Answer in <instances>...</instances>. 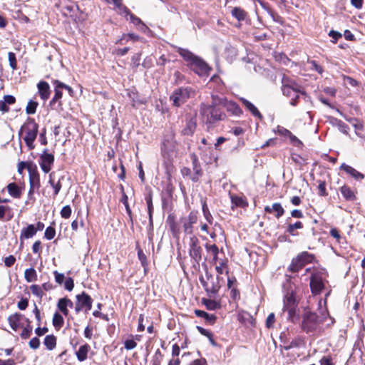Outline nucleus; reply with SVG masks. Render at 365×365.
<instances>
[{"label": "nucleus", "instance_id": "7c9ffc66", "mask_svg": "<svg viewBox=\"0 0 365 365\" xmlns=\"http://www.w3.org/2000/svg\"><path fill=\"white\" fill-rule=\"evenodd\" d=\"M340 192L346 200L353 201L356 199L354 192L347 185L342 186Z\"/></svg>", "mask_w": 365, "mask_h": 365}, {"label": "nucleus", "instance_id": "c03bdc74", "mask_svg": "<svg viewBox=\"0 0 365 365\" xmlns=\"http://www.w3.org/2000/svg\"><path fill=\"white\" fill-rule=\"evenodd\" d=\"M52 83L53 85H56L57 88H61L62 89H66V91H68V93H69V95L71 96H73V88L71 86H68V85L61 82L59 80H57V79L53 80L52 81Z\"/></svg>", "mask_w": 365, "mask_h": 365}, {"label": "nucleus", "instance_id": "de8ad7c7", "mask_svg": "<svg viewBox=\"0 0 365 365\" xmlns=\"http://www.w3.org/2000/svg\"><path fill=\"white\" fill-rule=\"evenodd\" d=\"M26 322H27V325L24 327L21 333V337L22 339H27L29 338L32 332V327L30 325V321L29 319H26Z\"/></svg>", "mask_w": 365, "mask_h": 365}, {"label": "nucleus", "instance_id": "774afa93", "mask_svg": "<svg viewBox=\"0 0 365 365\" xmlns=\"http://www.w3.org/2000/svg\"><path fill=\"white\" fill-rule=\"evenodd\" d=\"M124 346L127 350H131L136 347L137 343L133 339H127L125 341Z\"/></svg>", "mask_w": 365, "mask_h": 365}, {"label": "nucleus", "instance_id": "5fc2aeb1", "mask_svg": "<svg viewBox=\"0 0 365 365\" xmlns=\"http://www.w3.org/2000/svg\"><path fill=\"white\" fill-rule=\"evenodd\" d=\"M55 235H56V230H55L54 227L49 226L46 229L45 233H44V237L47 240H52L53 238H54Z\"/></svg>", "mask_w": 365, "mask_h": 365}, {"label": "nucleus", "instance_id": "13d9d810", "mask_svg": "<svg viewBox=\"0 0 365 365\" xmlns=\"http://www.w3.org/2000/svg\"><path fill=\"white\" fill-rule=\"evenodd\" d=\"M329 36L331 37V42L333 43H336L338 41V40L342 37V35L340 32L334 30H331L329 32Z\"/></svg>", "mask_w": 365, "mask_h": 365}, {"label": "nucleus", "instance_id": "20e7f679", "mask_svg": "<svg viewBox=\"0 0 365 365\" xmlns=\"http://www.w3.org/2000/svg\"><path fill=\"white\" fill-rule=\"evenodd\" d=\"M314 259V255L307 252H302L293 258L288 267V270L292 272H297L306 264L311 263Z\"/></svg>", "mask_w": 365, "mask_h": 365}, {"label": "nucleus", "instance_id": "aec40b11", "mask_svg": "<svg viewBox=\"0 0 365 365\" xmlns=\"http://www.w3.org/2000/svg\"><path fill=\"white\" fill-rule=\"evenodd\" d=\"M90 351L91 346L88 344L81 345L76 351V355L78 360L81 362L86 361Z\"/></svg>", "mask_w": 365, "mask_h": 365}, {"label": "nucleus", "instance_id": "4468645a", "mask_svg": "<svg viewBox=\"0 0 365 365\" xmlns=\"http://www.w3.org/2000/svg\"><path fill=\"white\" fill-rule=\"evenodd\" d=\"M26 319L27 318H26L22 314L16 312L8 317V322L11 328L14 331H16L19 329L24 327L22 321H26Z\"/></svg>", "mask_w": 365, "mask_h": 365}, {"label": "nucleus", "instance_id": "a18cd8bd", "mask_svg": "<svg viewBox=\"0 0 365 365\" xmlns=\"http://www.w3.org/2000/svg\"><path fill=\"white\" fill-rule=\"evenodd\" d=\"M205 247L208 255L211 256L218 255L219 249L216 245L206 243Z\"/></svg>", "mask_w": 365, "mask_h": 365}, {"label": "nucleus", "instance_id": "f257e3e1", "mask_svg": "<svg viewBox=\"0 0 365 365\" xmlns=\"http://www.w3.org/2000/svg\"><path fill=\"white\" fill-rule=\"evenodd\" d=\"M39 125L33 118L28 117L20 128L19 136L29 150L35 148L34 142L38 133Z\"/></svg>", "mask_w": 365, "mask_h": 365}, {"label": "nucleus", "instance_id": "37998d69", "mask_svg": "<svg viewBox=\"0 0 365 365\" xmlns=\"http://www.w3.org/2000/svg\"><path fill=\"white\" fill-rule=\"evenodd\" d=\"M300 87L282 88V93L287 97H292L296 92H301Z\"/></svg>", "mask_w": 365, "mask_h": 365}, {"label": "nucleus", "instance_id": "2f4dec72", "mask_svg": "<svg viewBox=\"0 0 365 365\" xmlns=\"http://www.w3.org/2000/svg\"><path fill=\"white\" fill-rule=\"evenodd\" d=\"M215 270L217 274H222L225 273L228 274V265H227V259H220L218 263L215 264Z\"/></svg>", "mask_w": 365, "mask_h": 365}, {"label": "nucleus", "instance_id": "1a4fd4ad", "mask_svg": "<svg viewBox=\"0 0 365 365\" xmlns=\"http://www.w3.org/2000/svg\"><path fill=\"white\" fill-rule=\"evenodd\" d=\"M189 246L190 256L195 260V262L199 263L202 258V248L197 237L192 236L190 238Z\"/></svg>", "mask_w": 365, "mask_h": 365}, {"label": "nucleus", "instance_id": "338daca9", "mask_svg": "<svg viewBox=\"0 0 365 365\" xmlns=\"http://www.w3.org/2000/svg\"><path fill=\"white\" fill-rule=\"evenodd\" d=\"M321 365H335L331 356H324L320 360Z\"/></svg>", "mask_w": 365, "mask_h": 365}, {"label": "nucleus", "instance_id": "0e129e2a", "mask_svg": "<svg viewBox=\"0 0 365 365\" xmlns=\"http://www.w3.org/2000/svg\"><path fill=\"white\" fill-rule=\"evenodd\" d=\"M277 133L280 135L288 138L289 136V135H291L292 132L290 130H289L288 129L279 125V126H277Z\"/></svg>", "mask_w": 365, "mask_h": 365}, {"label": "nucleus", "instance_id": "a878e982", "mask_svg": "<svg viewBox=\"0 0 365 365\" xmlns=\"http://www.w3.org/2000/svg\"><path fill=\"white\" fill-rule=\"evenodd\" d=\"M231 15L238 21H243L248 16V13L241 7L236 6L231 10Z\"/></svg>", "mask_w": 365, "mask_h": 365}, {"label": "nucleus", "instance_id": "a19ab883", "mask_svg": "<svg viewBox=\"0 0 365 365\" xmlns=\"http://www.w3.org/2000/svg\"><path fill=\"white\" fill-rule=\"evenodd\" d=\"M38 103L34 100L29 101L26 107V113L28 115H33L36 113Z\"/></svg>", "mask_w": 365, "mask_h": 365}, {"label": "nucleus", "instance_id": "79ce46f5", "mask_svg": "<svg viewBox=\"0 0 365 365\" xmlns=\"http://www.w3.org/2000/svg\"><path fill=\"white\" fill-rule=\"evenodd\" d=\"M302 227H303L302 223L301 222L298 221V222H296L294 224L289 225L287 228V231L291 235L296 236V235H297V233L295 232V230L297 229H302Z\"/></svg>", "mask_w": 365, "mask_h": 365}, {"label": "nucleus", "instance_id": "473e14b6", "mask_svg": "<svg viewBox=\"0 0 365 365\" xmlns=\"http://www.w3.org/2000/svg\"><path fill=\"white\" fill-rule=\"evenodd\" d=\"M114 9L117 11V12L121 15L124 16L125 17H127L129 16L132 12L128 8L126 5L124 4L123 0L118 3Z\"/></svg>", "mask_w": 365, "mask_h": 365}, {"label": "nucleus", "instance_id": "bf43d9fd", "mask_svg": "<svg viewBox=\"0 0 365 365\" xmlns=\"http://www.w3.org/2000/svg\"><path fill=\"white\" fill-rule=\"evenodd\" d=\"M31 167L32 169H35L36 170V167L33 168L31 164L28 161H21L18 165V172L21 174L24 169L27 168L29 170V167Z\"/></svg>", "mask_w": 365, "mask_h": 365}, {"label": "nucleus", "instance_id": "9b49d317", "mask_svg": "<svg viewBox=\"0 0 365 365\" xmlns=\"http://www.w3.org/2000/svg\"><path fill=\"white\" fill-rule=\"evenodd\" d=\"M197 222V212L192 211L187 217L180 219V222L182 224L183 231L186 234H192L193 225Z\"/></svg>", "mask_w": 365, "mask_h": 365}, {"label": "nucleus", "instance_id": "680f3d73", "mask_svg": "<svg viewBox=\"0 0 365 365\" xmlns=\"http://www.w3.org/2000/svg\"><path fill=\"white\" fill-rule=\"evenodd\" d=\"M197 328L201 334L207 336V338H209V339L210 340V341L212 344L214 343V341L212 339V334L210 331H208L207 329H205L201 327H197Z\"/></svg>", "mask_w": 365, "mask_h": 365}, {"label": "nucleus", "instance_id": "393cba45", "mask_svg": "<svg viewBox=\"0 0 365 365\" xmlns=\"http://www.w3.org/2000/svg\"><path fill=\"white\" fill-rule=\"evenodd\" d=\"M178 53L187 63V66H189L190 63H192V61L197 57V56L185 48H179Z\"/></svg>", "mask_w": 365, "mask_h": 365}, {"label": "nucleus", "instance_id": "ea45409f", "mask_svg": "<svg viewBox=\"0 0 365 365\" xmlns=\"http://www.w3.org/2000/svg\"><path fill=\"white\" fill-rule=\"evenodd\" d=\"M192 170L195 172L193 175H191L190 178L192 181H197L199 177L202 175V171L200 165L198 164V161H192Z\"/></svg>", "mask_w": 365, "mask_h": 365}, {"label": "nucleus", "instance_id": "5701e85b", "mask_svg": "<svg viewBox=\"0 0 365 365\" xmlns=\"http://www.w3.org/2000/svg\"><path fill=\"white\" fill-rule=\"evenodd\" d=\"M73 305L72 301L66 297L61 298L58 300L57 307L58 309L65 315L68 314V307H72Z\"/></svg>", "mask_w": 365, "mask_h": 365}, {"label": "nucleus", "instance_id": "7ed1b4c3", "mask_svg": "<svg viewBox=\"0 0 365 365\" xmlns=\"http://www.w3.org/2000/svg\"><path fill=\"white\" fill-rule=\"evenodd\" d=\"M200 112L207 117V124H212L217 121L223 120L226 118V114L220 108H217L214 102L211 105H202Z\"/></svg>", "mask_w": 365, "mask_h": 365}, {"label": "nucleus", "instance_id": "cd10ccee", "mask_svg": "<svg viewBox=\"0 0 365 365\" xmlns=\"http://www.w3.org/2000/svg\"><path fill=\"white\" fill-rule=\"evenodd\" d=\"M230 199L232 202V208H234V207H245L248 205L245 197L231 195Z\"/></svg>", "mask_w": 365, "mask_h": 365}, {"label": "nucleus", "instance_id": "58836bf2", "mask_svg": "<svg viewBox=\"0 0 365 365\" xmlns=\"http://www.w3.org/2000/svg\"><path fill=\"white\" fill-rule=\"evenodd\" d=\"M52 322L53 327L56 329H59L63 326L64 320L63 317L58 312H56L53 314Z\"/></svg>", "mask_w": 365, "mask_h": 365}, {"label": "nucleus", "instance_id": "423d86ee", "mask_svg": "<svg viewBox=\"0 0 365 365\" xmlns=\"http://www.w3.org/2000/svg\"><path fill=\"white\" fill-rule=\"evenodd\" d=\"M188 67L199 76H207L212 70L209 65L199 56L190 63Z\"/></svg>", "mask_w": 365, "mask_h": 365}, {"label": "nucleus", "instance_id": "6ab92c4d", "mask_svg": "<svg viewBox=\"0 0 365 365\" xmlns=\"http://www.w3.org/2000/svg\"><path fill=\"white\" fill-rule=\"evenodd\" d=\"M293 307H297L294 294L293 292H287L283 300V310Z\"/></svg>", "mask_w": 365, "mask_h": 365}, {"label": "nucleus", "instance_id": "6e6d98bb", "mask_svg": "<svg viewBox=\"0 0 365 365\" xmlns=\"http://www.w3.org/2000/svg\"><path fill=\"white\" fill-rule=\"evenodd\" d=\"M72 210L69 205L64 206L61 210V216L63 218L68 219L71 217Z\"/></svg>", "mask_w": 365, "mask_h": 365}, {"label": "nucleus", "instance_id": "49530a36", "mask_svg": "<svg viewBox=\"0 0 365 365\" xmlns=\"http://www.w3.org/2000/svg\"><path fill=\"white\" fill-rule=\"evenodd\" d=\"M30 289H31V293L36 296L38 298H39L40 299H41L43 297V292L42 290V288L38 285V284H32L31 287H30Z\"/></svg>", "mask_w": 365, "mask_h": 365}, {"label": "nucleus", "instance_id": "f03ea898", "mask_svg": "<svg viewBox=\"0 0 365 365\" xmlns=\"http://www.w3.org/2000/svg\"><path fill=\"white\" fill-rule=\"evenodd\" d=\"M195 96V91L192 87L181 86L175 88L169 98L174 107L179 108Z\"/></svg>", "mask_w": 365, "mask_h": 365}, {"label": "nucleus", "instance_id": "c9c22d12", "mask_svg": "<svg viewBox=\"0 0 365 365\" xmlns=\"http://www.w3.org/2000/svg\"><path fill=\"white\" fill-rule=\"evenodd\" d=\"M24 277L27 282H35L37 279V273L34 268L26 269L24 272Z\"/></svg>", "mask_w": 365, "mask_h": 365}, {"label": "nucleus", "instance_id": "6e6552de", "mask_svg": "<svg viewBox=\"0 0 365 365\" xmlns=\"http://www.w3.org/2000/svg\"><path fill=\"white\" fill-rule=\"evenodd\" d=\"M207 280H205L203 277L200 278V281L207 292L215 294L218 292L220 288V279H222L219 276L217 277L216 282L211 274L206 273Z\"/></svg>", "mask_w": 365, "mask_h": 365}, {"label": "nucleus", "instance_id": "b1692460", "mask_svg": "<svg viewBox=\"0 0 365 365\" xmlns=\"http://www.w3.org/2000/svg\"><path fill=\"white\" fill-rule=\"evenodd\" d=\"M264 210L268 213L275 212V216L277 218H279L284 213V210L282 207V205L279 202L274 203L272 207L266 206L264 207Z\"/></svg>", "mask_w": 365, "mask_h": 365}, {"label": "nucleus", "instance_id": "f704fd0d", "mask_svg": "<svg viewBox=\"0 0 365 365\" xmlns=\"http://www.w3.org/2000/svg\"><path fill=\"white\" fill-rule=\"evenodd\" d=\"M283 312H287V319L292 323H297L299 320V314L297 313V308H289L288 309L283 310Z\"/></svg>", "mask_w": 365, "mask_h": 365}, {"label": "nucleus", "instance_id": "f8f14e48", "mask_svg": "<svg viewBox=\"0 0 365 365\" xmlns=\"http://www.w3.org/2000/svg\"><path fill=\"white\" fill-rule=\"evenodd\" d=\"M220 103L226 109L227 112L231 115L240 116L243 111L240 106L235 101H228L227 98L220 100Z\"/></svg>", "mask_w": 365, "mask_h": 365}, {"label": "nucleus", "instance_id": "052dcab7", "mask_svg": "<svg viewBox=\"0 0 365 365\" xmlns=\"http://www.w3.org/2000/svg\"><path fill=\"white\" fill-rule=\"evenodd\" d=\"M138 257L144 268L148 266L147 258L142 250L138 251Z\"/></svg>", "mask_w": 365, "mask_h": 365}, {"label": "nucleus", "instance_id": "4be33fe9", "mask_svg": "<svg viewBox=\"0 0 365 365\" xmlns=\"http://www.w3.org/2000/svg\"><path fill=\"white\" fill-rule=\"evenodd\" d=\"M240 101L242 103L245 108L252 113L253 116L257 117L259 119L262 118V115L259 111V110L255 106L254 104H252L251 102H250L248 100L244 98H240Z\"/></svg>", "mask_w": 365, "mask_h": 365}, {"label": "nucleus", "instance_id": "9d476101", "mask_svg": "<svg viewBox=\"0 0 365 365\" xmlns=\"http://www.w3.org/2000/svg\"><path fill=\"white\" fill-rule=\"evenodd\" d=\"M93 299L86 292H82L81 294L76 296V303L75 310L78 313L83 309L86 311L91 310L92 307Z\"/></svg>", "mask_w": 365, "mask_h": 365}, {"label": "nucleus", "instance_id": "ddd939ff", "mask_svg": "<svg viewBox=\"0 0 365 365\" xmlns=\"http://www.w3.org/2000/svg\"><path fill=\"white\" fill-rule=\"evenodd\" d=\"M322 277L319 274H313L310 279V288L312 293L319 294L324 288Z\"/></svg>", "mask_w": 365, "mask_h": 365}, {"label": "nucleus", "instance_id": "4d7b16f0", "mask_svg": "<svg viewBox=\"0 0 365 365\" xmlns=\"http://www.w3.org/2000/svg\"><path fill=\"white\" fill-rule=\"evenodd\" d=\"M259 5L261 6V7L265 10L269 14H270L272 16H274V10L272 9V8L270 6V5L269 4V3L267 2H264L263 1H259Z\"/></svg>", "mask_w": 365, "mask_h": 365}, {"label": "nucleus", "instance_id": "69168bd1", "mask_svg": "<svg viewBox=\"0 0 365 365\" xmlns=\"http://www.w3.org/2000/svg\"><path fill=\"white\" fill-rule=\"evenodd\" d=\"M74 287L73 279L71 277H68L64 282V288L68 291H72Z\"/></svg>", "mask_w": 365, "mask_h": 365}, {"label": "nucleus", "instance_id": "c756f323", "mask_svg": "<svg viewBox=\"0 0 365 365\" xmlns=\"http://www.w3.org/2000/svg\"><path fill=\"white\" fill-rule=\"evenodd\" d=\"M36 234V230L34 229V225H29L26 227L22 229L21 232L20 238L29 239L34 237Z\"/></svg>", "mask_w": 365, "mask_h": 365}, {"label": "nucleus", "instance_id": "8fccbe9b", "mask_svg": "<svg viewBox=\"0 0 365 365\" xmlns=\"http://www.w3.org/2000/svg\"><path fill=\"white\" fill-rule=\"evenodd\" d=\"M292 145L299 148H302L304 146L303 143L297 138L294 135L291 133V135L288 137Z\"/></svg>", "mask_w": 365, "mask_h": 365}, {"label": "nucleus", "instance_id": "c85d7f7f", "mask_svg": "<svg viewBox=\"0 0 365 365\" xmlns=\"http://www.w3.org/2000/svg\"><path fill=\"white\" fill-rule=\"evenodd\" d=\"M7 190L9 195L14 198H19L21 195V187L14 182L9 183L7 185Z\"/></svg>", "mask_w": 365, "mask_h": 365}, {"label": "nucleus", "instance_id": "412c9836", "mask_svg": "<svg viewBox=\"0 0 365 365\" xmlns=\"http://www.w3.org/2000/svg\"><path fill=\"white\" fill-rule=\"evenodd\" d=\"M197 128V120L195 118H191L187 121L185 128L182 130V133L184 135H192Z\"/></svg>", "mask_w": 365, "mask_h": 365}, {"label": "nucleus", "instance_id": "dca6fc26", "mask_svg": "<svg viewBox=\"0 0 365 365\" xmlns=\"http://www.w3.org/2000/svg\"><path fill=\"white\" fill-rule=\"evenodd\" d=\"M38 93L43 101H46L51 95V89L49 84L44 81H41L37 84Z\"/></svg>", "mask_w": 365, "mask_h": 365}, {"label": "nucleus", "instance_id": "e2e57ef3", "mask_svg": "<svg viewBox=\"0 0 365 365\" xmlns=\"http://www.w3.org/2000/svg\"><path fill=\"white\" fill-rule=\"evenodd\" d=\"M175 83L178 84L185 81V77L179 71H176L174 73Z\"/></svg>", "mask_w": 365, "mask_h": 365}, {"label": "nucleus", "instance_id": "864d4df0", "mask_svg": "<svg viewBox=\"0 0 365 365\" xmlns=\"http://www.w3.org/2000/svg\"><path fill=\"white\" fill-rule=\"evenodd\" d=\"M125 36L128 37L127 41L128 40H133L134 41H138L140 39V36L138 35L135 34L133 33H130V34H123V37L120 40H118L116 42V43H122V41L124 39V38Z\"/></svg>", "mask_w": 365, "mask_h": 365}, {"label": "nucleus", "instance_id": "3c124183", "mask_svg": "<svg viewBox=\"0 0 365 365\" xmlns=\"http://www.w3.org/2000/svg\"><path fill=\"white\" fill-rule=\"evenodd\" d=\"M203 304L210 310H215L219 307L218 303L212 299H203Z\"/></svg>", "mask_w": 365, "mask_h": 365}, {"label": "nucleus", "instance_id": "e433bc0d", "mask_svg": "<svg viewBox=\"0 0 365 365\" xmlns=\"http://www.w3.org/2000/svg\"><path fill=\"white\" fill-rule=\"evenodd\" d=\"M168 222L170 226V229L174 237H178L180 233V228L175 221L174 217L169 216L168 218Z\"/></svg>", "mask_w": 365, "mask_h": 365}, {"label": "nucleus", "instance_id": "bb28decb", "mask_svg": "<svg viewBox=\"0 0 365 365\" xmlns=\"http://www.w3.org/2000/svg\"><path fill=\"white\" fill-rule=\"evenodd\" d=\"M341 169L344 170L346 173L349 174L351 177H353L354 179L359 180H362L364 178V175L355 170L354 168L343 163L341 165Z\"/></svg>", "mask_w": 365, "mask_h": 365}, {"label": "nucleus", "instance_id": "a211bd4d", "mask_svg": "<svg viewBox=\"0 0 365 365\" xmlns=\"http://www.w3.org/2000/svg\"><path fill=\"white\" fill-rule=\"evenodd\" d=\"M130 22L141 32L145 33L149 28L148 26L138 16L131 13L129 15Z\"/></svg>", "mask_w": 365, "mask_h": 365}, {"label": "nucleus", "instance_id": "f3484780", "mask_svg": "<svg viewBox=\"0 0 365 365\" xmlns=\"http://www.w3.org/2000/svg\"><path fill=\"white\" fill-rule=\"evenodd\" d=\"M29 182H30V190L29 192V195H31L36 187H39V177L37 171L35 169H32L30 166L29 167Z\"/></svg>", "mask_w": 365, "mask_h": 365}, {"label": "nucleus", "instance_id": "4c0bfd02", "mask_svg": "<svg viewBox=\"0 0 365 365\" xmlns=\"http://www.w3.org/2000/svg\"><path fill=\"white\" fill-rule=\"evenodd\" d=\"M300 87V86L293 79L284 75L282 78V88Z\"/></svg>", "mask_w": 365, "mask_h": 365}, {"label": "nucleus", "instance_id": "2eb2a0df", "mask_svg": "<svg viewBox=\"0 0 365 365\" xmlns=\"http://www.w3.org/2000/svg\"><path fill=\"white\" fill-rule=\"evenodd\" d=\"M61 88H57L56 85H54V96L49 102V106L52 109H62V101L61 98L63 93Z\"/></svg>", "mask_w": 365, "mask_h": 365}, {"label": "nucleus", "instance_id": "09e8293b", "mask_svg": "<svg viewBox=\"0 0 365 365\" xmlns=\"http://www.w3.org/2000/svg\"><path fill=\"white\" fill-rule=\"evenodd\" d=\"M8 58L9 61V66L13 70L17 69V61L16 58V54L14 52H9Z\"/></svg>", "mask_w": 365, "mask_h": 365}, {"label": "nucleus", "instance_id": "39448f33", "mask_svg": "<svg viewBox=\"0 0 365 365\" xmlns=\"http://www.w3.org/2000/svg\"><path fill=\"white\" fill-rule=\"evenodd\" d=\"M319 324V317L313 312L305 311L303 314L302 322V329L307 333L312 332L317 328Z\"/></svg>", "mask_w": 365, "mask_h": 365}, {"label": "nucleus", "instance_id": "0eeeda50", "mask_svg": "<svg viewBox=\"0 0 365 365\" xmlns=\"http://www.w3.org/2000/svg\"><path fill=\"white\" fill-rule=\"evenodd\" d=\"M58 6L63 16L74 18L78 10V5L71 0H59Z\"/></svg>", "mask_w": 365, "mask_h": 365}, {"label": "nucleus", "instance_id": "603ef678", "mask_svg": "<svg viewBox=\"0 0 365 365\" xmlns=\"http://www.w3.org/2000/svg\"><path fill=\"white\" fill-rule=\"evenodd\" d=\"M308 63L311 65V68L312 70L316 71L319 73L322 74L324 71V69L322 66H320L316 61L314 60H309Z\"/></svg>", "mask_w": 365, "mask_h": 365}, {"label": "nucleus", "instance_id": "72a5a7b5", "mask_svg": "<svg viewBox=\"0 0 365 365\" xmlns=\"http://www.w3.org/2000/svg\"><path fill=\"white\" fill-rule=\"evenodd\" d=\"M43 344L48 350H53L56 346V337L53 334L47 335Z\"/></svg>", "mask_w": 365, "mask_h": 365}]
</instances>
